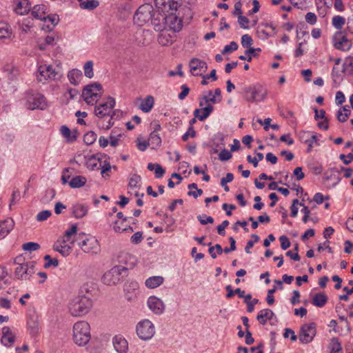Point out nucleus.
<instances>
[{"label": "nucleus", "mask_w": 353, "mask_h": 353, "mask_svg": "<svg viewBox=\"0 0 353 353\" xmlns=\"http://www.w3.org/2000/svg\"><path fill=\"white\" fill-rule=\"evenodd\" d=\"M157 8L167 12L166 25L174 32H179L182 28L181 20L176 15L181 0H154Z\"/></svg>", "instance_id": "1"}, {"label": "nucleus", "mask_w": 353, "mask_h": 353, "mask_svg": "<svg viewBox=\"0 0 353 353\" xmlns=\"http://www.w3.org/2000/svg\"><path fill=\"white\" fill-rule=\"evenodd\" d=\"M115 104V99L109 97L107 101L95 106L94 114L98 117L97 126L99 128L108 130L114 125L113 115L111 113Z\"/></svg>", "instance_id": "2"}, {"label": "nucleus", "mask_w": 353, "mask_h": 353, "mask_svg": "<svg viewBox=\"0 0 353 353\" xmlns=\"http://www.w3.org/2000/svg\"><path fill=\"white\" fill-rule=\"evenodd\" d=\"M92 307V299L85 295H78L69 304V312L73 316H82L88 314Z\"/></svg>", "instance_id": "3"}, {"label": "nucleus", "mask_w": 353, "mask_h": 353, "mask_svg": "<svg viewBox=\"0 0 353 353\" xmlns=\"http://www.w3.org/2000/svg\"><path fill=\"white\" fill-rule=\"evenodd\" d=\"M73 340L79 346H84L91 339L90 324L85 321H80L73 325Z\"/></svg>", "instance_id": "4"}, {"label": "nucleus", "mask_w": 353, "mask_h": 353, "mask_svg": "<svg viewBox=\"0 0 353 353\" xmlns=\"http://www.w3.org/2000/svg\"><path fill=\"white\" fill-rule=\"evenodd\" d=\"M128 270V269L124 266L115 265L104 273L101 281L107 285H117L127 275Z\"/></svg>", "instance_id": "5"}, {"label": "nucleus", "mask_w": 353, "mask_h": 353, "mask_svg": "<svg viewBox=\"0 0 353 353\" xmlns=\"http://www.w3.org/2000/svg\"><path fill=\"white\" fill-rule=\"evenodd\" d=\"M78 245L85 253L97 254L101 248L98 240L94 236H85L83 233L79 234Z\"/></svg>", "instance_id": "6"}, {"label": "nucleus", "mask_w": 353, "mask_h": 353, "mask_svg": "<svg viewBox=\"0 0 353 353\" xmlns=\"http://www.w3.org/2000/svg\"><path fill=\"white\" fill-rule=\"evenodd\" d=\"M266 90L259 84L243 88V97L248 102H260L266 97Z\"/></svg>", "instance_id": "7"}, {"label": "nucleus", "mask_w": 353, "mask_h": 353, "mask_svg": "<svg viewBox=\"0 0 353 353\" xmlns=\"http://www.w3.org/2000/svg\"><path fill=\"white\" fill-rule=\"evenodd\" d=\"M102 86L99 83H93L86 85L82 92V97L88 105H94L101 97Z\"/></svg>", "instance_id": "8"}, {"label": "nucleus", "mask_w": 353, "mask_h": 353, "mask_svg": "<svg viewBox=\"0 0 353 353\" xmlns=\"http://www.w3.org/2000/svg\"><path fill=\"white\" fill-rule=\"evenodd\" d=\"M153 12L154 8L151 4L145 3L141 5L134 15V23L139 26H143L150 21Z\"/></svg>", "instance_id": "9"}, {"label": "nucleus", "mask_w": 353, "mask_h": 353, "mask_svg": "<svg viewBox=\"0 0 353 353\" xmlns=\"http://www.w3.org/2000/svg\"><path fill=\"white\" fill-rule=\"evenodd\" d=\"M136 332L138 336L143 340L148 341L152 338L155 333L154 324L148 319H144L139 322L136 327Z\"/></svg>", "instance_id": "10"}, {"label": "nucleus", "mask_w": 353, "mask_h": 353, "mask_svg": "<svg viewBox=\"0 0 353 353\" xmlns=\"http://www.w3.org/2000/svg\"><path fill=\"white\" fill-rule=\"evenodd\" d=\"M27 107L30 110H44L47 107V101L44 95L33 91L28 92L26 95Z\"/></svg>", "instance_id": "11"}, {"label": "nucleus", "mask_w": 353, "mask_h": 353, "mask_svg": "<svg viewBox=\"0 0 353 353\" xmlns=\"http://www.w3.org/2000/svg\"><path fill=\"white\" fill-rule=\"evenodd\" d=\"M37 79L40 82L59 80L61 75L52 65H40L38 69Z\"/></svg>", "instance_id": "12"}, {"label": "nucleus", "mask_w": 353, "mask_h": 353, "mask_svg": "<svg viewBox=\"0 0 353 353\" xmlns=\"http://www.w3.org/2000/svg\"><path fill=\"white\" fill-rule=\"evenodd\" d=\"M316 333V324L314 323L303 324L299 335V341L301 343L307 344L310 343Z\"/></svg>", "instance_id": "13"}, {"label": "nucleus", "mask_w": 353, "mask_h": 353, "mask_svg": "<svg viewBox=\"0 0 353 353\" xmlns=\"http://www.w3.org/2000/svg\"><path fill=\"white\" fill-rule=\"evenodd\" d=\"M35 262H26L25 265L17 266L14 271L15 276L20 280H28L35 273Z\"/></svg>", "instance_id": "14"}, {"label": "nucleus", "mask_w": 353, "mask_h": 353, "mask_svg": "<svg viewBox=\"0 0 353 353\" xmlns=\"http://www.w3.org/2000/svg\"><path fill=\"white\" fill-rule=\"evenodd\" d=\"M166 17L167 12H163L159 8H158L157 12H153L150 21L155 31L161 32L165 29L166 26Z\"/></svg>", "instance_id": "15"}, {"label": "nucleus", "mask_w": 353, "mask_h": 353, "mask_svg": "<svg viewBox=\"0 0 353 353\" xmlns=\"http://www.w3.org/2000/svg\"><path fill=\"white\" fill-rule=\"evenodd\" d=\"M334 46L335 48L342 50L347 51L352 47V42L347 39V37L342 32L336 34L334 37Z\"/></svg>", "instance_id": "16"}, {"label": "nucleus", "mask_w": 353, "mask_h": 353, "mask_svg": "<svg viewBox=\"0 0 353 353\" xmlns=\"http://www.w3.org/2000/svg\"><path fill=\"white\" fill-rule=\"evenodd\" d=\"M189 66L194 76H201L208 68L206 62L197 58H192L190 61Z\"/></svg>", "instance_id": "17"}, {"label": "nucleus", "mask_w": 353, "mask_h": 353, "mask_svg": "<svg viewBox=\"0 0 353 353\" xmlns=\"http://www.w3.org/2000/svg\"><path fill=\"white\" fill-rule=\"evenodd\" d=\"M147 304L149 309L155 314L160 315L165 310V304L162 300L154 296H151L148 298Z\"/></svg>", "instance_id": "18"}, {"label": "nucleus", "mask_w": 353, "mask_h": 353, "mask_svg": "<svg viewBox=\"0 0 353 353\" xmlns=\"http://www.w3.org/2000/svg\"><path fill=\"white\" fill-rule=\"evenodd\" d=\"M16 335L8 326L2 328V336L1 343L3 345L10 347L15 342Z\"/></svg>", "instance_id": "19"}, {"label": "nucleus", "mask_w": 353, "mask_h": 353, "mask_svg": "<svg viewBox=\"0 0 353 353\" xmlns=\"http://www.w3.org/2000/svg\"><path fill=\"white\" fill-rule=\"evenodd\" d=\"M113 345L118 353H127L128 351V343L121 336H115L112 340Z\"/></svg>", "instance_id": "20"}, {"label": "nucleus", "mask_w": 353, "mask_h": 353, "mask_svg": "<svg viewBox=\"0 0 353 353\" xmlns=\"http://www.w3.org/2000/svg\"><path fill=\"white\" fill-rule=\"evenodd\" d=\"M67 241L63 239L61 241H57L53 245V249L59 252L62 256H68L72 251V247L66 244Z\"/></svg>", "instance_id": "21"}, {"label": "nucleus", "mask_w": 353, "mask_h": 353, "mask_svg": "<svg viewBox=\"0 0 353 353\" xmlns=\"http://www.w3.org/2000/svg\"><path fill=\"white\" fill-rule=\"evenodd\" d=\"M14 221L12 219H8L0 223V239L4 238L12 230Z\"/></svg>", "instance_id": "22"}, {"label": "nucleus", "mask_w": 353, "mask_h": 353, "mask_svg": "<svg viewBox=\"0 0 353 353\" xmlns=\"http://www.w3.org/2000/svg\"><path fill=\"white\" fill-rule=\"evenodd\" d=\"M221 101L219 98L212 96V92L209 90L208 95H204L199 98V106L203 107L208 104L219 103Z\"/></svg>", "instance_id": "23"}, {"label": "nucleus", "mask_w": 353, "mask_h": 353, "mask_svg": "<svg viewBox=\"0 0 353 353\" xmlns=\"http://www.w3.org/2000/svg\"><path fill=\"white\" fill-rule=\"evenodd\" d=\"M274 316V313L270 309L261 310L257 316V321L263 325H265L268 320H271Z\"/></svg>", "instance_id": "24"}, {"label": "nucleus", "mask_w": 353, "mask_h": 353, "mask_svg": "<svg viewBox=\"0 0 353 353\" xmlns=\"http://www.w3.org/2000/svg\"><path fill=\"white\" fill-rule=\"evenodd\" d=\"M34 18L46 21V6L44 5H36L31 12Z\"/></svg>", "instance_id": "25"}, {"label": "nucleus", "mask_w": 353, "mask_h": 353, "mask_svg": "<svg viewBox=\"0 0 353 353\" xmlns=\"http://www.w3.org/2000/svg\"><path fill=\"white\" fill-rule=\"evenodd\" d=\"M68 78L71 84L77 85L82 78V72L79 69H72L68 72Z\"/></svg>", "instance_id": "26"}, {"label": "nucleus", "mask_w": 353, "mask_h": 353, "mask_svg": "<svg viewBox=\"0 0 353 353\" xmlns=\"http://www.w3.org/2000/svg\"><path fill=\"white\" fill-rule=\"evenodd\" d=\"M164 281V279L161 276H150L145 280V286L150 289H154L160 286Z\"/></svg>", "instance_id": "27"}, {"label": "nucleus", "mask_w": 353, "mask_h": 353, "mask_svg": "<svg viewBox=\"0 0 353 353\" xmlns=\"http://www.w3.org/2000/svg\"><path fill=\"white\" fill-rule=\"evenodd\" d=\"M31 9V6L28 0H19L14 8L16 13L18 14H27Z\"/></svg>", "instance_id": "28"}, {"label": "nucleus", "mask_w": 353, "mask_h": 353, "mask_svg": "<svg viewBox=\"0 0 353 353\" xmlns=\"http://www.w3.org/2000/svg\"><path fill=\"white\" fill-rule=\"evenodd\" d=\"M327 300L328 297L325 294L318 293L314 296L312 303L316 307H322L326 304Z\"/></svg>", "instance_id": "29"}, {"label": "nucleus", "mask_w": 353, "mask_h": 353, "mask_svg": "<svg viewBox=\"0 0 353 353\" xmlns=\"http://www.w3.org/2000/svg\"><path fill=\"white\" fill-rule=\"evenodd\" d=\"M154 103V97L151 95L148 96L145 99H143L140 104V109L144 112H149Z\"/></svg>", "instance_id": "30"}, {"label": "nucleus", "mask_w": 353, "mask_h": 353, "mask_svg": "<svg viewBox=\"0 0 353 353\" xmlns=\"http://www.w3.org/2000/svg\"><path fill=\"white\" fill-rule=\"evenodd\" d=\"M60 131L63 137H64L68 142H72L77 139V131L72 132L66 125H62Z\"/></svg>", "instance_id": "31"}, {"label": "nucleus", "mask_w": 353, "mask_h": 353, "mask_svg": "<svg viewBox=\"0 0 353 353\" xmlns=\"http://www.w3.org/2000/svg\"><path fill=\"white\" fill-rule=\"evenodd\" d=\"M87 179L83 176H76L69 181V185L72 188H79L85 185Z\"/></svg>", "instance_id": "32"}, {"label": "nucleus", "mask_w": 353, "mask_h": 353, "mask_svg": "<svg viewBox=\"0 0 353 353\" xmlns=\"http://www.w3.org/2000/svg\"><path fill=\"white\" fill-rule=\"evenodd\" d=\"M81 9L92 10L99 6V3L97 0H78Z\"/></svg>", "instance_id": "33"}, {"label": "nucleus", "mask_w": 353, "mask_h": 353, "mask_svg": "<svg viewBox=\"0 0 353 353\" xmlns=\"http://www.w3.org/2000/svg\"><path fill=\"white\" fill-rule=\"evenodd\" d=\"M85 165L88 169L94 170L98 169L99 165H101V161L99 158H97L96 155H92L87 159Z\"/></svg>", "instance_id": "34"}, {"label": "nucleus", "mask_w": 353, "mask_h": 353, "mask_svg": "<svg viewBox=\"0 0 353 353\" xmlns=\"http://www.w3.org/2000/svg\"><path fill=\"white\" fill-rule=\"evenodd\" d=\"M88 213V209L85 206L77 204L73 206L72 214L77 219H80L85 216Z\"/></svg>", "instance_id": "35"}, {"label": "nucleus", "mask_w": 353, "mask_h": 353, "mask_svg": "<svg viewBox=\"0 0 353 353\" xmlns=\"http://www.w3.org/2000/svg\"><path fill=\"white\" fill-rule=\"evenodd\" d=\"M12 34V29L8 23L0 22V39L10 38Z\"/></svg>", "instance_id": "36"}, {"label": "nucleus", "mask_w": 353, "mask_h": 353, "mask_svg": "<svg viewBox=\"0 0 353 353\" xmlns=\"http://www.w3.org/2000/svg\"><path fill=\"white\" fill-rule=\"evenodd\" d=\"M329 349L330 350V353L342 352V345L338 338L333 337L330 340V343L329 344Z\"/></svg>", "instance_id": "37"}, {"label": "nucleus", "mask_w": 353, "mask_h": 353, "mask_svg": "<svg viewBox=\"0 0 353 353\" xmlns=\"http://www.w3.org/2000/svg\"><path fill=\"white\" fill-rule=\"evenodd\" d=\"M27 325L31 336H37L39 331V325L37 320L32 318L28 321Z\"/></svg>", "instance_id": "38"}, {"label": "nucleus", "mask_w": 353, "mask_h": 353, "mask_svg": "<svg viewBox=\"0 0 353 353\" xmlns=\"http://www.w3.org/2000/svg\"><path fill=\"white\" fill-rule=\"evenodd\" d=\"M256 51H261L260 48H250L248 50H245V53L247 56L241 55L239 57V59L241 60L247 61L248 62H250L252 61V57H256L258 56V54L256 52Z\"/></svg>", "instance_id": "39"}, {"label": "nucleus", "mask_w": 353, "mask_h": 353, "mask_svg": "<svg viewBox=\"0 0 353 353\" xmlns=\"http://www.w3.org/2000/svg\"><path fill=\"white\" fill-rule=\"evenodd\" d=\"M343 72L352 75L353 74V57H349L346 58L343 65Z\"/></svg>", "instance_id": "40"}, {"label": "nucleus", "mask_w": 353, "mask_h": 353, "mask_svg": "<svg viewBox=\"0 0 353 353\" xmlns=\"http://www.w3.org/2000/svg\"><path fill=\"white\" fill-rule=\"evenodd\" d=\"M205 106L201 108V114L199 117V121L205 120L214 110V107L211 104L205 105Z\"/></svg>", "instance_id": "41"}, {"label": "nucleus", "mask_w": 353, "mask_h": 353, "mask_svg": "<svg viewBox=\"0 0 353 353\" xmlns=\"http://www.w3.org/2000/svg\"><path fill=\"white\" fill-rule=\"evenodd\" d=\"M141 177L137 174H131L129 179L128 187L130 188H139Z\"/></svg>", "instance_id": "42"}, {"label": "nucleus", "mask_w": 353, "mask_h": 353, "mask_svg": "<svg viewBox=\"0 0 353 353\" xmlns=\"http://www.w3.org/2000/svg\"><path fill=\"white\" fill-rule=\"evenodd\" d=\"M93 65L92 61H88L83 65L84 74L89 79H92L94 77Z\"/></svg>", "instance_id": "43"}, {"label": "nucleus", "mask_w": 353, "mask_h": 353, "mask_svg": "<svg viewBox=\"0 0 353 353\" xmlns=\"http://www.w3.org/2000/svg\"><path fill=\"white\" fill-rule=\"evenodd\" d=\"M148 141L149 143L156 147L160 146L161 144V139L156 132H152L150 134Z\"/></svg>", "instance_id": "44"}, {"label": "nucleus", "mask_w": 353, "mask_h": 353, "mask_svg": "<svg viewBox=\"0 0 353 353\" xmlns=\"http://www.w3.org/2000/svg\"><path fill=\"white\" fill-rule=\"evenodd\" d=\"M97 135L93 131H90L85 133L83 136V141L86 145H92L97 140Z\"/></svg>", "instance_id": "45"}, {"label": "nucleus", "mask_w": 353, "mask_h": 353, "mask_svg": "<svg viewBox=\"0 0 353 353\" xmlns=\"http://www.w3.org/2000/svg\"><path fill=\"white\" fill-rule=\"evenodd\" d=\"M345 19L344 17H343L341 16L336 15L332 18V26L338 30L341 29L343 26L345 24Z\"/></svg>", "instance_id": "46"}, {"label": "nucleus", "mask_w": 353, "mask_h": 353, "mask_svg": "<svg viewBox=\"0 0 353 353\" xmlns=\"http://www.w3.org/2000/svg\"><path fill=\"white\" fill-rule=\"evenodd\" d=\"M256 157H252L251 155L247 156V161L252 163L254 167L256 168L258 166V163L259 161H262L263 159V154L261 152H255Z\"/></svg>", "instance_id": "47"}, {"label": "nucleus", "mask_w": 353, "mask_h": 353, "mask_svg": "<svg viewBox=\"0 0 353 353\" xmlns=\"http://www.w3.org/2000/svg\"><path fill=\"white\" fill-rule=\"evenodd\" d=\"M43 259L46 261V263L44 264L45 268H48L50 266L56 268L59 265V261L56 258L52 259L50 255L47 254L44 256Z\"/></svg>", "instance_id": "48"}, {"label": "nucleus", "mask_w": 353, "mask_h": 353, "mask_svg": "<svg viewBox=\"0 0 353 353\" xmlns=\"http://www.w3.org/2000/svg\"><path fill=\"white\" fill-rule=\"evenodd\" d=\"M4 71L8 73V77L10 80H13L18 74V70L12 65H6L4 68Z\"/></svg>", "instance_id": "49"}, {"label": "nucleus", "mask_w": 353, "mask_h": 353, "mask_svg": "<svg viewBox=\"0 0 353 353\" xmlns=\"http://www.w3.org/2000/svg\"><path fill=\"white\" fill-rule=\"evenodd\" d=\"M22 248L26 251L32 252L39 250L40 245L34 242H28L23 244Z\"/></svg>", "instance_id": "50"}, {"label": "nucleus", "mask_w": 353, "mask_h": 353, "mask_svg": "<svg viewBox=\"0 0 353 353\" xmlns=\"http://www.w3.org/2000/svg\"><path fill=\"white\" fill-rule=\"evenodd\" d=\"M113 229L115 232H132L134 231V229L132 226L128 227H119V221H116L114 222V225L113 226Z\"/></svg>", "instance_id": "51"}, {"label": "nucleus", "mask_w": 353, "mask_h": 353, "mask_svg": "<svg viewBox=\"0 0 353 353\" xmlns=\"http://www.w3.org/2000/svg\"><path fill=\"white\" fill-rule=\"evenodd\" d=\"M298 137L299 140L307 144L309 139L311 137V132L310 131H305V130H301L298 133Z\"/></svg>", "instance_id": "52"}, {"label": "nucleus", "mask_w": 353, "mask_h": 353, "mask_svg": "<svg viewBox=\"0 0 353 353\" xmlns=\"http://www.w3.org/2000/svg\"><path fill=\"white\" fill-rule=\"evenodd\" d=\"M32 19H24L22 22L20 29L22 32L27 33L30 30V28L33 26L32 23Z\"/></svg>", "instance_id": "53"}, {"label": "nucleus", "mask_w": 353, "mask_h": 353, "mask_svg": "<svg viewBox=\"0 0 353 353\" xmlns=\"http://www.w3.org/2000/svg\"><path fill=\"white\" fill-rule=\"evenodd\" d=\"M241 45L243 48H249L250 47L253 43V39L248 34H243L241 37Z\"/></svg>", "instance_id": "54"}, {"label": "nucleus", "mask_w": 353, "mask_h": 353, "mask_svg": "<svg viewBox=\"0 0 353 353\" xmlns=\"http://www.w3.org/2000/svg\"><path fill=\"white\" fill-rule=\"evenodd\" d=\"M238 49V44L235 41H232L229 45H226L222 50V54L231 53Z\"/></svg>", "instance_id": "55"}, {"label": "nucleus", "mask_w": 353, "mask_h": 353, "mask_svg": "<svg viewBox=\"0 0 353 353\" xmlns=\"http://www.w3.org/2000/svg\"><path fill=\"white\" fill-rule=\"evenodd\" d=\"M77 226L73 224L71 228L65 232L63 239L66 240L67 242L70 241L72 235L77 233Z\"/></svg>", "instance_id": "56"}, {"label": "nucleus", "mask_w": 353, "mask_h": 353, "mask_svg": "<svg viewBox=\"0 0 353 353\" xmlns=\"http://www.w3.org/2000/svg\"><path fill=\"white\" fill-rule=\"evenodd\" d=\"M51 215L52 212L50 210H42L37 215V220L38 221H43L49 218Z\"/></svg>", "instance_id": "57"}, {"label": "nucleus", "mask_w": 353, "mask_h": 353, "mask_svg": "<svg viewBox=\"0 0 353 353\" xmlns=\"http://www.w3.org/2000/svg\"><path fill=\"white\" fill-rule=\"evenodd\" d=\"M143 240V232H135L130 239V241L134 245H137L140 243Z\"/></svg>", "instance_id": "58"}, {"label": "nucleus", "mask_w": 353, "mask_h": 353, "mask_svg": "<svg viewBox=\"0 0 353 353\" xmlns=\"http://www.w3.org/2000/svg\"><path fill=\"white\" fill-rule=\"evenodd\" d=\"M197 219L201 225H206L214 222V219L212 216H206L205 214L199 215Z\"/></svg>", "instance_id": "59"}, {"label": "nucleus", "mask_w": 353, "mask_h": 353, "mask_svg": "<svg viewBox=\"0 0 353 353\" xmlns=\"http://www.w3.org/2000/svg\"><path fill=\"white\" fill-rule=\"evenodd\" d=\"M196 131L194 130L192 126H190L187 130V132L182 136L181 139L183 141H187L188 138L190 137L192 138L195 137Z\"/></svg>", "instance_id": "60"}, {"label": "nucleus", "mask_w": 353, "mask_h": 353, "mask_svg": "<svg viewBox=\"0 0 353 353\" xmlns=\"http://www.w3.org/2000/svg\"><path fill=\"white\" fill-rule=\"evenodd\" d=\"M101 174L103 178H105L106 176H108L109 174H108V172L111 170V165L109 162L105 161L103 162V164L101 165Z\"/></svg>", "instance_id": "61"}, {"label": "nucleus", "mask_w": 353, "mask_h": 353, "mask_svg": "<svg viewBox=\"0 0 353 353\" xmlns=\"http://www.w3.org/2000/svg\"><path fill=\"white\" fill-rule=\"evenodd\" d=\"M238 23L241 28L243 29L248 28V23H250V20L246 17L243 16L242 14L238 16Z\"/></svg>", "instance_id": "62"}, {"label": "nucleus", "mask_w": 353, "mask_h": 353, "mask_svg": "<svg viewBox=\"0 0 353 353\" xmlns=\"http://www.w3.org/2000/svg\"><path fill=\"white\" fill-rule=\"evenodd\" d=\"M279 241L281 242V247L283 250H286L288 248H290L291 243H290L289 239L286 236H285V235L281 236L279 237Z\"/></svg>", "instance_id": "63"}, {"label": "nucleus", "mask_w": 353, "mask_h": 353, "mask_svg": "<svg viewBox=\"0 0 353 353\" xmlns=\"http://www.w3.org/2000/svg\"><path fill=\"white\" fill-rule=\"evenodd\" d=\"M339 159L343 162V163L348 165L353 161V154L349 153L347 155L341 154L339 156Z\"/></svg>", "instance_id": "64"}]
</instances>
